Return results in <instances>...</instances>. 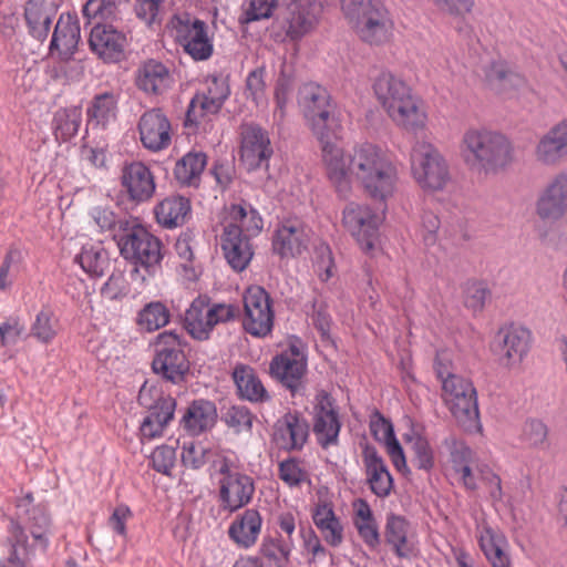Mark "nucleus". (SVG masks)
Here are the masks:
<instances>
[{"mask_svg": "<svg viewBox=\"0 0 567 567\" xmlns=\"http://www.w3.org/2000/svg\"><path fill=\"white\" fill-rule=\"evenodd\" d=\"M536 162L546 167H555L567 157V150L548 128L537 140L534 147Z\"/></svg>", "mask_w": 567, "mask_h": 567, "instance_id": "c03bdc74", "label": "nucleus"}, {"mask_svg": "<svg viewBox=\"0 0 567 567\" xmlns=\"http://www.w3.org/2000/svg\"><path fill=\"white\" fill-rule=\"evenodd\" d=\"M287 34L298 40L307 34L316 24L319 7L313 0H295L288 8Z\"/></svg>", "mask_w": 567, "mask_h": 567, "instance_id": "473e14b6", "label": "nucleus"}, {"mask_svg": "<svg viewBox=\"0 0 567 567\" xmlns=\"http://www.w3.org/2000/svg\"><path fill=\"white\" fill-rule=\"evenodd\" d=\"M172 82L173 79L166 65L153 59L142 63L135 75L136 86L152 95L163 94L169 89Z\"/></svg>", "mask_w": 567, "mask_h": 567, "instance_id": "2f4dec72", "label": "nucleus"}, {"mask_svg": "<svg viewBox=\"0 0 567 567\" xmlns=\"http://www.w3.org/2000/svg\"><path fill=\"white\" fill-rule=\"evenodd\" d=\"M217 420V410L213 402L204 399L193 401L182 416L183 429L192 434L198 435L212 429Z\"/></svg>", "mask_w": 567, "mask_h": 567, "instance_id": "f704fd0d", "label": "nucleus"}, {"mask_svg": "<svg viewBox=\"0 0 567 567\" xmlns=\"http://www.w3.org/2000/svg\"><path fill=\"white\" fill-rule=\"evenodd\" d=\"M312 269L313 274L322 284L328 282L334 276V260L332 251L327 244H320L316 247Z\"/></svg>", "mask_w": 567, "mask_h": 567, "instance_id": "13d9d810", "label": "nucleus"}, {"mask_svg": "<svg viewBox=\"0 0 567 567\" xmlns=\"http://www.w3.org/2000/svg\"><path fill=\"white\" fill-rule=\"evenodd\" d=\"M121 185L130 200L136 204L148 202L156 190L154 175L142 162H132L123 166Z\"/></svg>", "mask_w": 567, "mask_h": 567, "instance_id": "b1692460", "label": "nucleus"}, {"mask_svg": "<svg viewBox=\"0 0 567 567\" xmlns=\"http://www.w3.org/2000/svg\"><path fill=\"white\" fill-rule=\"evenodd\" d=\"M357 35L370 45H382L393 37V21L388 9L379 1L351 22Z\"/></svg>", "mask_w": 567, "mask_h": 567, "instance_id": "2eb2a0df", "label": "nucleus"}, {"mask_svg": "<svg viewBox=\"0 0 567 567\" xmlns=\"http://www.w3.org/2000/svg\"><path fill=\"white\" fill-rule=\"evenodd\" d=\"M291 548L292 544L279 538L268 537L262 540L259 554L267 561L268 567H286Z\"/></svg>", "mask_w": 567, "mask_h": 567, "instance_id": "8fccbe9b", "label": "nucleus"}, {"mask_svg": "<svg viewBox=\"0 0 567 567\" xmlns=\"http://www.w3.org/2000/svg\"><path fill=\"white\" fill-rule=\"evenodd\" d=\"M265 74L264 68H257L249 72L246 79V93L256 106L267 104Z\"/></svg>", "mask_w": 567, "mask_h": 567, "instance_id": "052dcab7", "label": "nucleus"}, {"mask_svg": "<svg viewBox=\"0 0 567 567\" xmlns=\"http://www.w3.org/2000/svg\"><path fill=\"white\" fill-rule=\"evenodd\" d=\"M24 327L19 319L9 318L0 323V349L14 347L21 338Z\"/></svg>", "mask_w": 567, "mask_h": 567, "instance_id": "774afa93", "label": "nucleus"}, {"mask_svg": "<svg viewBox=\"0 0 567 567\" xmlns=\"http://www.w3.org/2000/svg\"><path fill=\"white\" fill-rule=\"evenodd\" d=\"M169 319L168 308L161 301H152L138 311L136 323L141 330L153 332L165 327Z\"/></svg>", "mask_w": 567, "mask_h": 567, "instance_id": "09e8293b", "label": "nucleus"}, {"mask_svg": "<svg viewBox=\"0 0 567 567\" xmlns=\"http://www.w3.org/2000/svg\"><path fill=\"white\" fill-rule=\"evenodd\" d=\"M478 544L485 557L506 550L509 546L505 534L487 524L478 526Z\"/></svg>", "mask_w": 567, "mask_h": 567, "instance_id": "4d7b16f0", "label": "nucleus"}, {"mask_svg": "<svg viewBox=\"0 0 567 567\" xmlns=\"http://www.w3.org/2000/svg\"><path fill=\"white\" fill-rule=\"evenodd\" d=\"M264 220L259 212L250 204H234L226 208L223 219V231L255 237L260 234Z\"/></svg>", "mask_w": 567, "mask_h": 567, "instance_id": "cd10ccee", "label": "nucleus"}, {"mask_svg": "<svg viewBox=\"0 0 567 567\" xmlns=\"http://www.w3.org/2000/svg\"><path fill=\"white\" fill-rule=\"evenodd\" d=\"M189 213L190 202L179 195L165 197L154 207L157 223L167 229L184 225Z\"/></svg>", "mask_w": 567, "mask_h": 567, "instance_id": "4c0bfd02", "label": "nucleus"}, {"mask_svg": "<svg viewBox=\"0 0 567 567\" xmlns=\"http://www.w3.org/2000/svg\"><path fill=\"white\" fill-rule=\"evenodd\" d=\"M298 105L321 145L327 177L340 197L351 195L353 182L375 202L386 203L394 196L399 183L394 156L371 142L355 144L346 155L337 142L338 124L327 89L313 82L305 83L298 92Z\"/></svg>", "mask_w": 567, "mask_h": 567, "instance_id": "f257e3e1", "label": "nucleus"}, {"mask_svg": "<svg viewBox=\"0 0 567 567\" xmlns=\"http://www.w3.org/2000/svg\"><path fill=\"white\" fill-rule=\"evenodd\" d=\"M532 343V333L518 324L501 328L491 344L501 367L513 371L518 370L527 357Z\"/></svg>", "mask_w": 567, "mask_h": 567, "instance_id": "9d476101", "label": "nucleus"}, {"mask_svg": "<svg viewBox=\"0 0 567 567\" xmlns=\"http://www.w3.org/2000/svg\"><path fill=\"white\" fill-rule=\"evenodd\" d=\"M183 346L182 338L174 331L159 333L154 344L153 371L175 384L184 380L189 369Z\"/></svg>", "mask_w": 567, "mask_h": 567, "instance_id": "6e6552de", "label": "nucleus"}, {"mask_svg": "<svg viewBox=\"0 0 567 567\" xmlns=\"http://www.w3.org/2000/svg\"><path fill=\"white\" fill-rule=\"evenodd\" d=\"M440 225L441 220L436 214L430 210H424L422 213L417 235L421 237L425 246L431 247L436 243Z\"/></svg>", "mask_w": 567, "mask_h": 567, "instance_id": "338daca9", "label": "nucleus"}, {"mask_svg": "<svg viewBox=\"0 0 567 567\" xmlns=\"http://www.w3.org/2000/svg\"><path fill=\"white\" fill-rule=\"evenodd\" d=\"M372 87L377 101L396 127L411 133L426 128L429 117L424 102L401 76L382 71Z\"/></svg>", "mask_w": 567, "mask_h": 567, "instance_id": "7ed1b4c3", "label": "nucleus"}, {"mask_svg": "<svg viewBox=\"0 0 567 567\" xmlns=\"http://www.w3.org/2000/svg\"><path fill=\"white\" fill-rule=\"evenodd\" d=\"M262 524L260 512L256 508H247L230 522L227 534L236 547L247 550L257 544Z\"/></svg>", "mask_w": 567, "mask_h": 567, "instance_id": "bb28decb", "label": "nucleus"}, {"mask_svg": "<svg viewBox=\"0 0 567 567\" xmlns=\"http://www.w3.org/2000/svg\"><path fill=\"white\" fill-rule=\"evenodd\" d=\"M278 476L290 488H297L310 482L303 463L296 457H289L278 464Z\"/></svg>", "mask_w": 567, "mask_h": 567, "instance_id": "5fc2aeb1", "label": "nucleus"}, {"mask_svg": "<svg viewBox=\"0 0 567 567\" xmlns=\"http://www.w3.org/2000/svg\"><path fill=\"white\" fill-rule=\"evenodd\" d=\"M151 390L143 385L138 393V402L148 406L150 411L140 425L141 441H152L163 435L164 429L173 420L176 401L172 396H161L154 406L150 404Z\"/></svg>", "mask_w": 567, "mask_h": 567, "instance_id": "412c9836", "label": "nucleus"}, {"mask_svg": "<svg viewBox=\"0 0 567 567\" xmlns=\"http://www.w3.org/2000/svg\"><path fill=\"white\" fill-rule=\"evenodd\" d=\"M409 162L412 178L425 192H441L451 179L444 155L426 138L413 142Z\"/></svg>", "mask_w": 567, "mask_h": 567, "instance_id": "39448f33", "label": "nucleus"}, {"mask_svg": "<svg viewBox=\"0 0 567 567\" xmlns=\"http://www.w3.org/2000/svg\"><path fill=\"white\" fill-rule=\"evenodd\" d=\"M385 537L398 557L410 558L414 555L416 544L409 533V523L403 517L396 515L388 517Z\"/></svg>", "mask_w": 567, "mask_h": 567, "instance_id": "ea45409f", "label": "nucleus"}, {"mask_svg": "<svg viewBox=\"0 0 567 567\" xmlns=\"http://www.w3.org/2000/svg\"><path fill=\"white\" fill-rule=\"evenodd\" d=\"M383 217L369 204L348 203L342 210V226L364 252H372L380 241Z\"/></svg>", "mask_w": 567, "mask_h": 567, "instance_id": "423d86ee", "label": "nucleus"}, {"mask_svg": "<svg viewBox=\"0 0 567 567\" xmlns=\"http://www.w3.org/2000/svg\"><path fill=\"white\" fill-rule=\"evenodd\" d=\"M89 44L93 53L106 63H117L125 58L127 38L112 23H97L91 28Z\"/></svg>", "mask_w": 567, "mask_h": 567, "instance_id": "4be33fe9", "label": "nucleus"}, {"mask_svg": "<svg viewBox=\"0 0 567 567\" xmlns=\"http://www.w3.org/2000/svg\"><path fill=\"white\" fill-rule=\"evenodd\" d=\"M75 260L91 277H102L110 266L109 254L101 241L84 244Z\"/></svg>", "mask_w": 567, "mask_h": 567, "instance_id": "37998d69", "label": "nucleus"}, {"mask_svg": "<svg viewBox=\"0 0 567 567\" xmlns=\"http://www.w3.org/2000/svg\"><path fill=\"white\" fill-rule=\"evenodd\" d=\"M311 229L299 218L279 220L271 236L272 254L281 260H290L308 250Z\"/></svg>", "mask_w": 567, "mask_h": 567, "instance_id": "f8f14e48", "label": "nucleus"}, {"mask_svg": "<svg viewBox=\"0 0 567 567\" xmlns=\"http://www.w3.org/2000/svg\"><path fill=\"white\" fill-rule=\"evenodd\" d=\"M82 123V111L79 107L58 110L52 121V130L55 138L66 142L74 137Z\"/></svg>", "mask_w": 567, "mask_h": 567, "instance_id": "de8ad7c7", "label": "nucleus"}, {"mask_svg": "<svg viewBox=\"0 0 567 567\" xmlns=\"http://www.w3.org/2000/svg\"><path fill=\"white\" fill-rule=\"evenodd\" d=\"M89 217L90 223L102 233L113 230L118 223L117 214L106 204H99L91 207Z\"/></svg>", "mask_w": 567, "mask_h": 567, "instance_id": "680f3d73", "label": "nucleus"}, {"mask_svg": "<svg viewBox=\"0 0 567 567\" xmlns=\"http://www.w3.org/2000/svg\"><path fill=\"white\" fill-rule=\"evenodd\" d=\"M307 371V357L300 342H292L270 362L271 375L295 394Z\"/></svg>", "mask_w": 567, "mask_h": 567, "instance_id": "6ab92c4d", "label": "nucleus"}, {"mask_svg": "<svg viewBox=\"0 0 567 567\" xmlns=\"http://www.w3.org/2000/svg\"><path fill=\"white\" fill-rule=\"evenodd\" d=\"M83 16L92 27L97 23L113 24L118 9L113 0H89L83 7Z\"/></svg>", "mask_w": 567, "mask_h": 567, "instance_id": "3c124183", "label": "nucleus"}, {"mask_svg": "<svg viewBox=\"0 0 567 567\" xmlns=\"http://www.w3.org/2000/svg\"><path fill=\"white\" fill-rule=\"evenodd\" d=\"M121 255L148 272L162 260L161 241L143 226H133L118 241Z\"/></svg>", "mask_w": 567, "mask_h": 567, "instance_id": "9b49d317", "label": "nucleus"}, {"mask_svg": "<svg viewBox=\"0 0 567 567\" xmlns=\"http://www.w3.org/2000/svg\"><path fill=\"white\" fill-rule=\"evenodd\" d=\"M226 425L235 433H249L252 427L254 416L244 405H233L223 415Z\"/></svg>", "mask_w": 567, "mask_h": 567, "instance_id": "bf43d9fd", "label": "nucleus"}, {"mask_svg": "<svg viewBox=\"0 0 567 567\" xmlns=\"http://www.w3.org/2000/svg\"><path fill=\"white\" fill-rule=\"evenodd\" d=\"M81 38L80 24L76 16L62 13L55 24L50 42L51 54L68 60L75 52Z\"/></svg>", "mask_w": 567, "mask_h": 567, "instance_id": "c756f323", "label": "nucleus"}, {"mask_svg": "<svg viewBox=\"0 0 567 567\" xmlns=\"http://www.w3.org/2000/svg\"><path fill=\"white\" fill-rule=\"evenodd\" d=\"M435 371L442 382L443 399L446 404L467 396V390L475 389L468 379L453 373L449 354L444 351L436 354Z\"/></svg>", "mask_w": 567, "mask_h": 567, "instance_id": "7c9ffc66", "label": "nucleus"}, {"mask_svg": "<svg viewBox=\"0 0 567 567\" xmlns=\"http://www.w3.org/2000/svg\"><path fill=\"white\" fill-rule=\"evenodd\" d=\"M118 94L103 92L96 94L86 109L87 124L95 127H105L115 121L117 113Z\"/></svg>", "mask_w": 567, "mask_h": 567, "instance_id": "79ce46f5", "label": "nucleus"}, {"mask_svg": "<svg viewBox=\"0 0 567 567\" xmlns=\"http://www.w3.org/2000/svg\"><path fill=\"white\" fill-rule=\"evenodd\" d=\"M250 238L230 231H223L220 247L228 265L237 272L245 270L250 264L254 250Z\"/></svg>", "mask_w": 567, "mask_h": 567, "instance_id": "72a5a7b5", "label": "nucleus"}, {"mask_svg": "<svg viewBox=\"0 0 567 567\" xmlns=\"http://www.w3.org/2000/svg\"><path fill=\"white\" fill-rule=\"evenodd\" d=\"M54 16L55 9L50 0H29L24 8L29 32L40 41L48 37Z\"/></svg>", "mask_w": 567, "mask_h": 567, "instance_id": "e433bc0d", "label": "nucleus"}, {"mask_svg": "<svg viewBox=\"0 0 567 567\" xmlns=\"http://www.w3.org/2000/svg\"><path fill=\"white\" fill-rule=\"evenodd\" d=\"M365 482L373 495L386 498L394 487V480L383 457L373 446L367 445L362 451Z\"/></svg>", "mask_w": 567, "mask_h": 567, "instance_id": "393cba45", "label": "nucleus"}, {"mask_svg": "<svg viewBox=\"0 0 567 567\" xmlns=\"http://www.w3.org/2000/svg\"><path fill=\"white\" fill-rule=\"evenodd\" d=\"M233 379L243 399L259 402L267 398V391L252 368L245 364L236 365Z\"/></svg>", "mask_w": 567, "mask_h": 567, "instance_id": "a18cd8bd", "label": "nucleus"}, {"mask_svg": "<svg viewBox=\"0 0 567 567\" xmlns=\"http://www.w3.org/2000/svg\"><path fill=\"white\" fill-rule=\"evenodd\" d=\"M460 156L472 171L497 174L514 161V146L503 133L487 127H470L460 140Z\"/></svg>", "mask_w": 567, "mask_h": 567, "instance_id": "20e7f679", "label": "nucleus"}, {"mask_svg": "<svg viewBox=\"0 0 567 567\" xmlns=\"http://www.w3.org/2000/svg\"><path fill=\"white\" fill-rule=\"evenodd\" d=\"M150 462L156 472L171 476L176 463V449L166 444L157 446L152 452Z\"/></svg>", "mask_w": 567, "mask_h": 567, "instance_id": "0e129e2a", "label": "nucleus"}, {"mask_svg": "<svg viewBox=\"0 0 567 567\" xmlns=\"http://www.w3.org/2000/svg\"><path fill=\"white\" fill-rule=\"evenodd\" d=\"M59 320L50 307H43L31 324V334L42 343H50L59 331Z\"/></svg>", "mask_w": 567, "mask_h": 567, "instance_id": "603ef678", "label": "nucleus"}, {"mask_svg": "<svg viewBox=\"0 0 567 567\" xmlns=\"http://www.w3.org/2000/svg\"><path fill=\"white\" fill-rule=\"evenodd\" d=\"M206 164L207 157L203 152H188L177 161L174 176L182 185H197Z\"/></svg>", "mask_w": 567, "mask_h": 567, "instance_id": "49530a36", "label": "nucleus"}, {"mask_svg": "<svg viewBox=\"0 0 567 567\" xmlns=\"http://www.w3.org/2000/svg\"><path fill=\"white\" fill-rule=\"evenodd\" d=\"M372 87L377 101L396 127L411 133L426 128L429 117L424 102L401 76L382 71Z\"/></svg>", "mask_w": 567, "mask_h": 567, "instance_id": "f03ea898", "label": "nucleus"}, {"mask_svg": "<svg viewBox=\"0 0 567 567\" xmlns=\"http://www.w3.org/2000/svg\"><path fill=\"white\" fill-rule=\"evenodd\" d=\"M142 145L151 152L167 148L172 142V126L161 109H152L142 114L138 121Z\"/></svg>", "mask_w": 567, "mask_h": 567, "instance_id": "5701e85b", "label": "nucleus"}, {"mask_svg": "<svg viewBox=\"0 0 567 567\" xmlns=\"http://www.w3.org/2000/svg\"><path fill=\"white\" fill-rule=\"evenodd\" d=\"M236 313L237 309L230 303H212L198 297L185 311L184 326L194 339L207 340L216 326L233 320Z\"/></svg>", "mask_w": 567, "mask_h": 567, "instance_id": "0eeeda50", "label": "nucleus"}, {"mask_svg": "<svg viewBox=\"0 0 567 567\" xmlns=\"http://www.w3.org/2000/svg\"><path fill=\"white\" fill-rule=\"evenodd\" d=\"M411 444L412 463L422 471L430 472L435 466V452L429 440L420 434L408 436Z\"/></svg>", "mask_w": 567, "mask_h": 567, "instance_id": "864d4df0", "label": "nucleus"}, {"mask_svg": "<svg viewBox=\"0 0 567 567\" xmlns=\"http://www.w3.org/2000/svg\"><path fill=\"white\" fill-rule=\"evenodd\" d=\"M352 520L359 536L368 547L375 548L380 544V534L370 504L363 498H357L352 503Z\"/></svg>", "mask_w": 567, "mask_h": 567, "instance_id": "a19ab883", "label": "nucleus"}, {"mask_svg": "<svg viewBox=\"0 0 567 567\" xmlns=\"http://www.w3.org/2000/svg\"><path fill=\"white\" fill-rule=\"evenodd\" d=\"M279 6V0H244L240 21L251 23L270 19Z\"/></svg>", "mask_w": 567, "mask_h": 567, "instance_id": "6e6d98bb", "label": "nucleus"}, {"mask_svg": "<svg viewBox=\"0 0 567 567\" xmlns=\"http://www.w3.org/2000/svg\"><path fill=\"white\" fill-rule=\"evenodd\" d=\"M171 23L176 42L195 61H205L212 56L214 44L206 22L182 13L175 16Z\"/></svg>", "mask_w": 567, "mask_h": 567, "instance_id": "1a4fd4ad", "label": "nucleus"}, {"mask_svg": "<svg viewBox=\"0 0 567 567\" xmlns=\"http://www.w3.org/2000/svg\"><path fill=\"white\" fill-rule=\"evenodd\" d=\"M370 431L378 442L384 444L393 466L403 474L409 473L403 447L395 437L391 421L386 420L381 413L374 412L370 419Z\"/></svg>", "mask_w": 567, "mask_h": 567, "instance_id": "c85d7f7f", "label": "nucleus"}, {"mask_svg": "<svg viewBox=\"0 0 567 567\" xmlns=\"http://www.w3.org/2000/svg\"><path fill=\"white\" fill-rule=\"evenodd\" d=\"M535 212L542 220L557 221L567 214V168L554 174L539 192Z\"/></svg>", "mask_w": 567, "mask_h": 567, "instance_id": "f3484780", "label": "nucleus"}, {"mask_svg": "<svg viewBox=\"0 0 567 567\" xmlns=\"http://www.w3.org/2000/svg\"><path fill=\"white\" fill-rule=\"evenodd\" d=\"M245 315L243 326L254 337L268 336L274 327V311L267 291L259 287H249L244 295Z\"/></svg>", "mask_w": 567, "mask_h": 567, "instance_id": "ddd939ff", "label": "nucleus"}, {"mask_svg": "<svg viewBox=\"0 0 567 567\" xmlns=\"http://www.w3.org/2000/svg\"><path fill=\"white\" fill-rule=\"evenodd\" d=\"M548 430L540 420H528L523 429V440L532 447H543L547 442Z\"/></svg>", "mask_w": 567, "mask_h": 567, "instance_id": "69168bd1", "label": "nucleus"}, {"mask_svg": "<svg viewBox=\"0 0 567 567\" xmlns=\"http://www.w3.org/2000/svg\"><path fill=\"white\" fill-rule=\"evenodd\" d=\"M457 424L467 433L482 432L477 393L475 389L467 390V396L458 398L446 404Z\"/></svg>", "mask_w": 567, "mask_h": 567, "instance_id": "c9c22d12", "label": "nucleus"}, {"mask_svg": "<svg viewBox=\"0 0 567 567\" xmlns=\"http://www.w3.org/2000/svg\"><path fill=\"white\" fill-rule=\"evenodd\" d=\"M229 95V86L224 79L213 78L207 81L206 91L196 94L188 106L185 125H199L210 115L216 114Z\"/></svg>", "mask_w": 567, "mask_h": 567, "instance_id": "aec40b11", "label": "nucleus"}, {"mask_svg": "<svg viewBox=\"0 0 567 567\" xmlns=\"http://www.w3.org/2000/svg\"><path fill=\"white\" fill-rule=\"evenodd\" d=\"M210 451L200 442H184L182 451V462L190 468H200L207 461Z\"/></svg>", "mask_w": 567, "mask_h": 567, "instance_id": "e2e57ef3", "label": "nucleus"}, {"mask_svg": "<svg viewBox=\"0 0 567 567\" xmlns=\"http://www.w3.org/2000/svg\"><path fill=\"white\" fill-rule=\"evenodd\" d=\"M312 415L313 433L319 445L323 449L338 445L341 420L336 401L326 391L316 394Z\"/></svg>", "mask_w": 567, "mask_h": 567, "instance_id": "dca6fc26", "label": "nucleus"}, {"mask_svg": "<svg viewBox=\"0 0 567 567\" xmlns=\"http://www.w3.org/2000/svg\"><path fill=\"white\" fill-rule=\"evenodd\" d=\"M312 520L323 539L332 547L343 542V526L330 503H318L312 509Z\"/></svg>", "mask_w": 567, "mask_h": 567, "instance_id": "58836bf2", "label": "nucleus"}, {"mask_svg": "<svg viewBox=\"0 0 567 567\" xmlns=\"http://www.w3.org/2000/svg\"><path fill=\"white\" fill-rule=\"evenodd\" d=\"M308 436L309 424L297 413L285 414L274 425L272 441L280 450H301Z\"/></svg>", "mask_w": 567, "mask_h": 567, "instance_id": "a878e982", "label": "nucleus"}, {"mask_svg": "<svg viewBox=\"0 0 567 567\" xmlns=\"http://www.w3.org/2000/svg\"><path fill=\"white\" fill-rule=\"evenodd\" d=\"M219 478V502L224 511L234 513L244 508L252 501L255 494V481L246 473L230 470L224 464Z\"/></svg>", "mask_w": 567, "mask_h": 567, "instance_id": "4468645a", "label": "nucleus"}, {"mask_svg": "<svg viewBox=\"0 0 567 567\" xmlns=\"http://www.w3.org/2000/svg\"><path fill=\"white\" fill-rule=\"evenodd\" d=\"M274 151L268 132L256 124L240 127V161L248 171L268 168Z\"/></svg>", "mask_w": 567, "mask_h": 567, "instance_id": "a211bd4d", "label": "nucleus"}]
</instances>
